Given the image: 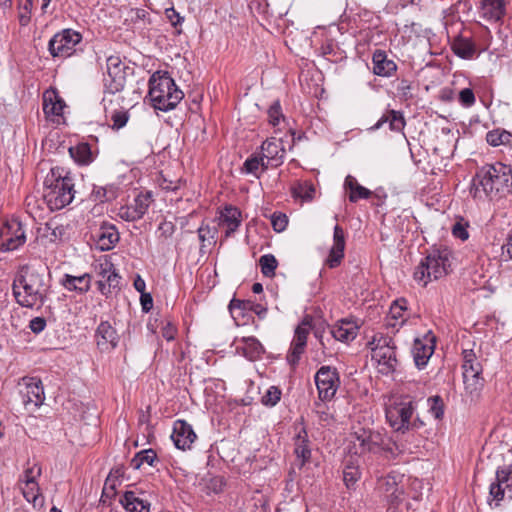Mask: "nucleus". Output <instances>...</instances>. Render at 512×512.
<instances>
[{"label":"nucleus","mask_w":512,"mask_h":512,"mask_svg":"<svg viewBox=\"0 0 512 512\" xmlns=\"http://www.w3.org/2000/svg\"><path fill=\"white\" fill-rule=\"evenodd\" d=\"M473 186L475 187L474 197L478 196L480 187L491 199L505 197L512 192V169L501 162L487 164L476 173Z\"/></svg>","instance_id":"nucleus-1"},{"label":"nucleus","mask_w":512,"mask_h":512,"mask_svg":"<svg viewBox=\"0 0 512 512\" xmlns=\"http://www.w3.org/2000/svg\"><path fill=\"white\" fill-rule=\"evenodd\" d=\"M12 290L17 303L23 307L32 308L43 304L47 292L44 274L24 265L14 278Z\"/></svg>","instance_id":"nucleus-2"},{"label":"nucleus","mask_w":512,"mask_h":512,"mask_svg":"<svg viewBox=\"0 0 512 512\" xmlns=\"http://www.w3.org/2000/svg\"><path fill=\"white\" fill-rule=\"evenodd\" d=\"M148 95L153 107L164 112L174 109L184 97L168 73H155L151 76Z\"/></svg>","instance_id":"nucleus-3"},{"label":"nucleus","mask_w":512,"mask_h":512,"mask_svg":"<svg viewBox=\"0 0 512 512\" xmlns=\"http://www.w3.org/2000/svg\"><path fill=\"white\" fill-rule=\"evenodd\" d=\"M450 267L449 253L434 250L423 258L414 271V279L423 286L430 281L437 280L448 273Z\"/></svg>","instance_id":"nucleus-4"},{"label":"nucleus","mask_w":512,"mask_h":512,"mask_svg":"<svg viewBox=\"0 0 512 512\" xmlns=\"http://www.w3.org/2000/svg\"><path fill=\"white\" fill-rule=\"evenodd\" d=\"M413 413L414 405L412 401L395 399L386 407L387 421L396 432L405 433L410 429H418L424 425V422L418 417L411 421Z\"/></svg>","instance_id":"nucleus-5"},{"label":"nucleus","mask_w":512,"mask_h":512,"mask_svg":"<svg viewBox=\"0 0 512 512\" xmlns=\"http://www.w3.org/2000/svg\"><path fill=\"white\" fill-rule=\"evenodd\" d=\"M74 193L72 177L58 176L46 186L43 199L51 211L60 210L72 202Z\"/></svg>","instance_id":"nucleus-6"},{"label":"nucleus","mask_w":512,"mask_h":512,"mask_svg":"<svg viewBox=\"0 0 512 512\" xmlns=\"http://www.w3.org/2000/svg\"><path fill=\"white\" fill-rule=\"evenodd\" d=\"M369 345L372 350V358L380 366L379 371L382 374L393 373L398 365L394 340L388 335L377 333L373 336Z\"/></svg>","instance_id":"nucleus-7"},{"label":"nucleus","mask_w":512,"mask_h":512,"mask_svg":"<svg viewBox=\"0 0 512 512\" xmlns=\"http://www.w3.org/2000/svg\"><path fill=\"white\" fill-rule=\"evenodd\" d=\"M82 40V35L72 29L56 33L49 41L48 50L53 57L66 58L75 51V46Z\"/></svg>","instance_id":"nucleus-8"},{"label":"nucleus","mask_w":512,"mask_h":512,"mask_svg":"<svg viewBox=\"0 0 512 512\" xmlns=\"http://www.w3.org/2000/svg\"><path fill=\"white\" fill-rule=\"evenodd\" d=\"M26 241L25 230L17 219L0 224V250L13 251Z\"/></svg>","instance_id":"nucleus-9"},{"label":"nucleus","mask_w":512,"mask_h":512,"mask_svg":"<svg viewBox=\"0 0 512 512\" xmlns=\"http://www.w3.org/2000/svg\"><path fill=\"white\" fill-rule=\"evenodd\" d=\"M315 383L319 398L322 401L331 400L340 385L337 369L330 366H322L315 374Z\"/></svg>","instance_id":"nucleus-10"},{"label":"nucleus","mask_w":512,"mask_h":512,"mask_svg":"<svg viewBox=\"0 0 512 512\" xmlns=\"http://www.w3.org/2000/svg\"><path fill=\"white\" fill-rule=\"evenodd\" d=\"M107 77L106 86L111 93H117L124 89L126 83L125 67L119 56H109L106 61Z\"/></svg>","instance_id":"nucleus-11"},{"label":"nucleus","mask_w":512,"mask_h":512,"mask_svg":"<svg viewBox=\"0 0 512 512\" xmlns=\"http://www.w3.org/2000/svg\"><path fill=\"white\" fill-rule=\"evenodd\" d=\"M285 153L283 142L280 139L271 137L262 143L259 154L264 158L266 166L276 168L283 163Z\"/></svg>","instance_id":"nucleus-12"},{"label":"nucleus","mask_w":512,"mask_h":512,"mask_svg":"<svg viewBox=\"0 0 512 512\" xmlns=\"http://www.w3.org/2000/svg\"><path fill=\"white\" fill-rule=\"evenodd\" d=\"M309 334V322L304 320L295 329L294 338L292 340L290 350L287 354V361L290 365L295 366L299 363L307 345V337Z\"/></svg>","instance_id":"nucleus-13"},{"label":"nucleus","mask_w":512,"mask_h":512,"mask_svg":"<svg viewBox=\"0 0 512 512\" xmlns=\"http://www.w3.org/2000/svg\"><path fill=\"white\" fill-rule=\"evenodd\" d=\"M66 104L58 92L50 88L43 93V112L48 120L59 123Z\"/></svg>","instance_id":"nucleus-14"},{"label":"nucleus","mask_w":512,"mask_h":512,"mask_svg":"<svg viewBox=\"0 0 512 512\" xmlns=\"http://www.w3.org/2000/svg\"><path fill=\"white\" fill-rule=\"evenodd\" d=\"M96 247L101 251H109L115 247L120 239L116 227L112 224L103 222L92 235Z\"/></svg>","instance_id":"nucleus-15"},{"label":"nucleus","mask_w":512,"mask_h":512,"mask_svg":"<svg viewBox=\"0 0 512 512\" xmlns=\"http://www.w3.org/2000/svg\"><path fill=\"white\" fill-rule=\"evenodd\" d=\"M171 438L178 449H190L197 438L192 426L185 420H176L173 425Z\"/></svg>","instance_id":"nucleus-16"},{"label":"nucleus","mask_w":512,"mask_h":512,"mask_svg":"<svg viewBox=\"0 0 512 512\" xmlns=\"http://www.w3.org/2000/svg\"><path fill=\"white\" fill-rule=\"evenodd\" d=\"M96 342L102 352L113 350L119 342V335L108 321H102L96 330Z\"/></svg>","instance_id":"nucleus-17"},{"label":"nucleus","mask_w":512,"mask_h":512,"mask_svg":"<svg viewBox=\"0 0 512 512\" xmlns=\"http://www.w3.org/2000/svg\"><path fill=\"white\" fill-rule=\"evenodd\" d=\"M372 71L380 77H391L397 71V64L388 57L384 50L377 49L372 55Z\"/></svg>","instance_id":"nucleus-18"},{"label":"nucleus","mask_w":512,"mask_h":512,"mask_svg":"<svg viewBox=\"0 0 512 512\" xmlns=\"http://www.w3.org/2000/svg\"><path fill=\"white\" fill-rule=\"evenodd\" d=\"M21 395L25 406L32 404L35 407H39L45 399L41 380L29 378L25 382V390L21 391Z\"/></svg>","instance_id":"nucleus-19"},{"label":"nucleus","mask_w":512,"mask_h":512,"mask_svg":"<svg viewBox=\"0 0 512 512\" xmlns=\"http://www.w3.org/2000/svg\"><path fill=\"white\" fill-rule=\"evenodd\" d=\"M464 393L463 400L466 403H476L480 397L484 387V379L481 375H463Z\"/></svg>","instance_id":"nucleus-20"},{"label":"nucleus","mask_w":512,"mask_h":512,"mask_svg":"<svg viewBox=\"0 0 512 512\" xmlns=\"http://www.w3.org/2000/svg\"><path fill=\"white\" fill-rule=\"evenodd\" d=\"M294 453L300 460V467H303L311 458V442L304 426L299 428L294 436Z\"/></svg>","instance_id":"nucleus-21"},{"label":"nucleus","mask_w":512,"mask_h":512,"mask_svg":"<svg viewBox=\"0 0 512 512\" xmlns=\"http://www.w3.org/2000/svg\"><path fill=\"white\" fill-rule=\"evenodd\" d=\"M334 244L330 250L326 264L330 268H336L344 258L345 236L342 227L336 225L333 234Z\"/></svg>","instance_id":"nucleus-22"},{"label":"nucleus","mask_w":512,"mask_h":512,"mask_svg":"<svg viewBox=\"0 0 512 512\" xmlns=\"http://www.w3.org/2000/svg\"><path fill=\"white\" fill-rule=\"evenodd\" d=\"M434 349L435 345L433 338L427 340L426 342L420 339H415L412 353L415 365L418 369H422L427 365L430 357L434 353Z\"/></svg>","instance_id":"nucleus-23"},{"label":"nucleus","mask_w":512,"mask_h":512,"mask_svg":"<svg viewBox=\"0 0 512 512\" xmlns=\"http://www.w3.org/2000/svg\"><path fill=\"white\" fill-rule=\"evenodd\" d=\"M358 329L353 320L341 319L331 328L330 333L336 340L348 342L356 338Z\"/></svg>","instance_id":"nucleus-24"},{"label":"nucleus","mask_w":512,"mask_h":512,"mask_svg":"<svg viewBox=\"0 0 512 512\" xmlns=\"http://www.w3.org/2000/svg\"><path fill=\"white\" fill-rule=\"evenodd\" d=\"M220 225L226 226L225 236L230 237L241 224V211L232 205H226L220 212Z\"/></svg>","instance_id":"nucleus-25"},{"label":"nucleus","mask_w":512,"mask_h":512,"mask_svg":"<svg viewBox=\"0 0 512 512\" xmlns=\"http://www.w3.org/2000/svg\"><path fill=\"white\" fill-rule=\"evenodd\" d=\"M91 280L92 277L88 273L80 276L65 274L61 280V284L65 289L69 291H75L79 294H84L90 290Z\"/></svg>","instance_id":"nucleus-26"},{"label":"nucleus","mask_w":512,"mask_h":512,"mask_svg":"<svg viewBox=\"0 0 512 512\" xmlns=\"http://www.w3.org/2000/svg\"><path fill=\"white\" fill-rule=\"evenodd\" d=\"M385 123H388L390 130L395 132H401L406 124L402 112L391 109L381 116L377 123L371 127V130L380 129Z\"/></svg>","instance_id":"nucleus-27"},{"label":"nucleus","mask_w":512,"mask_h":512,"mask_svg":"<svg viewBox=\"0 0 512 512\" xmlns=\"http://www.w3.org/2000/svg\"><path fill=\"white\" fill-rule=\"evenodd\" d=\"M120 503L126 512H150V502L139 497L134 491H126Z\"/></svg>","instance_id":"nucleus-28"},{"label":"nucleus","mask_w":512,"mask_h":512,"mask_svg":"<svg viewBox=\"0 0 512 512\" xmlns=\"http://www.w3.org/2000/svg\"><path fill=\"white\" fill-rule=\"evenodd\" d=\"M503 0H481V14L485 19L498 21L504 15Z\"/></svg>","instance_id":"nucleus-29"},{"label":"nucleus","mask_w":512,"mask_h":512,"mask_svg":"<svg viewBox=\"0 0 512 512\" xmlns=\"http://www.w3.org/2000/svg\"><path fill=\"white\" fill-rule=\"evenodd\" d=\"M452 50L458 57L462 59H471L476 53L474 42L470 38L458 36L452 43Z\"/></svg>","instance_id":"nucleus-30"},{"label":"nucleus","mask_w":512,"mask_h":512,"mask_svg":"<svg viewBox=\"0 0 512 512\" xmlns=\"http://www.w3.org/2000/svg\"><path fill=\"white\" fill-rule=\"evenodd\" d=\"M24 498L33 505L34 508H42L44 506V496L40 492L37 481H29L22 487Z\"/></svg>","instance_id":"nucleus-31"},{"label":"nucleus","mask_w":512,"mask_h":512,"mask_svg":"<svg viewBox=\"0 0 512 512\" xmlns=\"http://www.w3.org/2000/svg\"><path fill=\"white\" fill-rule=\"evenodd\" d=\"M344 186L346 189L350 190L349 200L353 203L357 202L359 199H368L372 194L369 189L360 185L351 175L345 178Z\"/></svg>","instance_id":"nucleus-32"},{"label":"nucleus","mask_w":512,"mask_h":512,"mask_svg":"<svg viewBox=\"0 0 512 512\" xmlns=\"http://www.w3.org/2000/svg\"><path fill=\"white\" fill-rule=\"evenodd\" d=\"M241 342L243 343V355L251 361L259 359L265 351L263 345L255 337H244Z\"/></svg>","instance_id":"nucleus-33"},{"label":"nucleus","mask_w":512,"mask_h":512,"mask_svg":"<svg viewBox=\"0 0 512 512\" xmlns=\"http://www.w3.org/2000/svg\"><path fill=\"white\" fill-rule=\"evenodd\" d=\"M268 168L269 166H266V162L264 161V158L260 156V154H253L244 162L242 171L247 174H253L259 178L260 174Z\"/></svg>","instance_id":"nucleus-34"},{"label":"nucleus","mask_w":512,"mask_h":512,"mask_svg":"<svg viewBox=\"0 0 512 512\" xmlns=\"http://www.w3.org/2000/svg\"><path fill=\"white\" fill-rule=\"evenodd\" d=\"M463 375H481L482 374V365L477 360L476 354L473 350H464L463 351Z\"/></svg>","instance_id":"nucleus-35"},{"label":"nucleus","mask_w":512,"mask_h":512,"mask_svg":"<svg viewBox=\"0 0 512 512\" xmlns=\"http://www.w3.org/2000/svg\"><path fill=\"white\" fill-rule=\"evenodd\" d=\"M69 154L79 164H88L92 161L91 147L88 143H79L70 147Z\"/></svg>","instance_id":"nucleus-36"},{"label":"nucleus","mask_w":512,"mask_h":512,"mask_svg":"<svg viewBox=\"0 0 512 512\" xmlns=\"http://www.w3.org/2000/svg\"><path fill=\"white\" fill-rule=\"evenodd\" d=\"M155 462H159L156 452L153 449H146L136 453L130 461V466L138 470L144 463H147L149 466H154Z\"/></svg>","instance_id":"nucleus-37"},{"label":"nucleus","mask_w":512,"mask_h":512,"mask_svg":"<svg viewBox=\"0 0 512 512\" xmlns=\"http://www.w3.org/2000/svg\"><path fill=\"white\" fill-rule=\"evenodd\" d=\"M486 141L493 147L511 145L512 134L504 129H494L486 134Z\"/></svg>","instance_id":"nucleus-38"},{"label":"nucleus","mask_w":512,"mask_h":512,"mask_svg":"<svg viewBox=\"0 0 512 512\" xmlns=\"http://www.w3.org/2000/svg\"><path fill=\"white\" fill-rule=\"evenodd\" d=\"M90 197L95 202L104 203L115 199L116 190L114 186L94 185Z\"/></svg>","instance_id":"nucleus-39"},{"label":"nucleus","mask_w":512,"mask_h":512,"mask_svg":"<svg viewBox=\"0 0 512 512\" xmlns=\"http://www.w3.org/2000/svg\"><path fill=\"white\" fill-rule=\"evenodd\" d=\"M315 186L313 183L304 181L296 184L292 188V194L295 198H299L302 201H311L315 195Z\"/></svg>","instance_id":"nucleus-40"},{"label":"nucleus","mask_w":512,"mask_h":512,"mask_svg":"<svg viewBox=\"0 0 512 512\" xmlns=\"http://www.w3.org/2000/svg\"><path fill=\"white\" fill-rule=\"evenodd\" d=\"M120 281L121 276L116 272V269L114 267L113 270L108 275L106 282H104V280H99L97 282L98 289L103 295L107 296L112 292V289L119 288Z\"/></svg>","instance_id":"nucleus-41"},{"label":"nucleus","mask_w":512,"mask_h":512,"mask_svg":"<svg viewBox=\"0 0 512 512\" xmlns=\"http://www.w3.org/2000/svg\"><path fill=\"white\" fill-rule=\"evenodd\" d=\"M152 202V193L146 192L139 194L135 199L133 204L130 206L135 210L136 213L140 214V218H142L147 212L150 204Z\"/></svg>","instance_id":"nucleus-42"},{"label":"nucleus","mask_w":512,"mask_h":512,"mask_svg":"<svg viewBox=\"0 0 512 512\" xmlns=\"http://www.w3.org/2000/svg\"><path fill=\"white\" fill-rule=\"evenodd\" d=\"M259 264L261 267V272L266 277H273L275 275V270L278 266V262L274 255L265 254L260 257Z\"/></svg>","instance_id":"nucleus-43"},{"label":"nucleus","mask_w":512,"mask_h":512,"mask_svg":"<svg viewBox=\"0 0 512 512\" xmlns=\"http://www.w3.org/2000/svg\"><path fill=\"white\" fill-rule=\"evenodd\" d=\"M370 433L371 429L363 427L354 428L353 436L359 442L360 453L371 452Z\"/></svg>","instance_id":"nucleus-44"},{"label":"nucleus","mask_w":512,"mask_h":512,"mask_svg":"<svg viewBox=\"0 0 512 512\" xmlns=\"http://www.w3.org/2000/svg\"><path fill=\"white\" fill-rule=\"evenodd\" d=\"M503 484L507 486L506 481H499L496 478L495 482L491 483L490 485L489 495L492 501H495L496 506H499L500 501H502L504 498L505 488L503 487Z\"/></svg>","instance_id":"nucleus-45"},{"label":"nucleus","mask_w":512,"mask_h":512,"mask_svg":"<svg viewBox=\"0 0 512 512\" xmlns=\"http://www.w3.org/2000/svg\"><path fill=\"white\" fill-rule=\"evenodd\" d=\"M281 394V390L278 387L271 386L262 396L261 402L265 406L273 407L280 401Z\"/></svg>","instance_id":"nucleus-46"},{"label":"nucleus","mask_w":512,"mask_h":512,"mask_svg":"<svg viewBox=\"0 0 512 512\" xmlns=\"http://www.w3.org/2000/svg\"><path fill=\"white\" fill-rule=\"evenodd\" d=\"M176 230V226L171 221H163L159 224L157 229V237L161 242L167 241L171 238Z\"/></svg>","instance_id":"nucleus-47"},{"label":"nucleus","mask_w":512,"mask_h":512,"mask_svg":"<svg viewBox=\"0 0 512 512\" xmlns=\"http://www.w3.org/2000/svg\"><path fill=\"white\" fill-rule=\"evenodd\" d=\"M360 479V472L357 468L347 467L343 471V481L348 489H355V485Z\"/></svg>","instance_id":"nucleus-48"},{"label":"nucleus","mask_w":512,"mask_h":512,"mask_svg":"<svg viewBox=\"0 0 512 512\" xmlns=\"http://www.w3.org/2000/svg\"><path fill=\"white\" fill-rule=\"evenodd\" d=\"M112 120V129L113 130H119L123 128L128 120H129V113L126 110H115L111 115Z\"/></svg>","instance_id":"nucleus-49"},{"label":"nucleus","mask_w":512,"mask_h":512,"mask_svg":"<svg viewBox=\"0 0 512 512\" xmlns=\"http://www.w3.org/2000/svg\"><path fill=\"white\" fill-rule=\"evenodd\" d=\"M268 120L272 126H277L280 123L281 119H284L283 113L281 111L280 102L275 101L268 109Z\"/></svg>","instance_id":"nucleus-50"},{"label":"nucleus","mask_w":512,"mask_h":512,"mask_svg":"<svg viewBox=\"0 0 512 512\" xmlns=\"http://www.w3.org/2000/svg\"><path fill=\"white\" fill-rule=\"evenodd\" d=\"M430 404V412L434 415L435 419H442L444 415V404L440 396H433L428 399Z\"/></svg>","instance_id":"nucleus-51"},{"label":"nucleus","mask_w":512,"mask_h":512,"mask_svg":"<svg viewBox=\"0 0 512 512\" xmlns=\"http://www.w3.org/2000/svg\"><path fill=\"white\" fill-rule=\"evenodd\" d=\"M406 310V300L404 298L395 300L390 307L389 315L392 320L402 318L403 312Z\"/></svg>","instance_id":"nucleus-52"},{"label":"nucleus","mask_w":512,"mask_h":512,"mask_svg":"<svg viewBox=\"0 0 512 512\" xmlns=\"http://www.w3.org/2000/svg\"><path fill=\"white\" fill-rule=\"evenodd\" d=\"M117 215L128 222L137 221L140 218V214L136 213L135 210L130 205L121 206L118 210Z\"/></svg>","instance_id":"nucleus-53"},{"label":"nucleus","mask_w":512,"mask_h":512,"mask_svg":"<svg viewBox=\"0 0 512 512\" xmlns=\"http://www.w3.org/2000/svg\"><path fill=\"white\" fill-rule=\"evenodd\" d=\"M288 224V218L285 214L282 213H274L271 216V225L276 232H282L286 229Z\"/></svg>","instance_id":"nucleus-54"},{"label":"nucleus","mask_w":512,"mask_h":512,"mask_svg":"<svg viewBox=\"0 0 512 512\" xmlns=\"http://www.w3.org/2000/svg\"><path fill=\"white\" fill-rule=\"evenodd\" d=\"M113 268L114 264L109 259L105 258L101 261L96 267L97 275L101 278L100 280H104V282H106V279Z\"/></svg>","instance_id":"nucleus-55"},{"label":"nucleus","mask_w":512,"mask_h":512,"mask_svg":"<svg viewBox=\"0 0 512 512\" xmlns=\"http://www.w3.org/2000/svg\"><path fill=\"white\" fill-rule=\"evenodd\" d=\"M459 102L464 107H471L475 103V95L471 88H464L459 92Z\"/></svg>","instance_id":"nucleus-56"},{"label":"nucleus","mask_w":512,"mask_h":512,"mask_svg":"<svg viewBox=\"0 0 512 512\" xmlns=\"http://www.w3.org/2000/svg\"><path fill=\"white\" fill-rule=\"evenodd\" d=\"M496 474L499 481L507 482V488L512 487V464L498 468Z\"/></svg>","instance_id":"nucleus-57"},{"label":"nucleus","mask_w":512,"mask_h":512,"mask_svg":"<svg viewBox=\"0 0 512 512\" xmlns=\"http://www.w3.org/2000/svg\"><path fill=\"white\" fill-rule=\"evenodd\" d=\"M397 90L402 98L405 100L411 99L413 97L412 94V85L411 82L407 79H401L399 81Z\"/></svg>","instance_id":"nucleus-58"},{"label":"nucleus","mask_w":512,"mask_h":512,"mask_svg":"<svg viewBox=\"0 0 512 512\" xmlns=\"http://www.w3.org/2000/svg\"><path fill=\"white\" fill-rule=\"evenodd\" d=\"M166 18L170 21L173 27L177 28L181 25L184 18L172 7L165 10Z\"/></svg>","instance_id":"nucleus-59"},{"label":"nucleus","mask_w":512,"mask_h":512,"mask_svg":"<svg viewBox=\"0 0 512 512\" xmlns=\"http://www.w3.org/2000/svg\"><path fill=\"white\" fill-rule=\"evenodd\" d=\"M41 467L35 464L33 467L27 468L24 471V483H29V481H36V478L41 475Z\"/></svg>","instance_id":"nucleus-60"},{"label":"nucleus","mask_w":512,"mask_h":512,"mask_svg":"<svg viewBox=\"0 0 512 512\" xmlns=\"http://www.w3.org/2000/svg\"><path fill=\"white\" fill-rule=\"evenodd\" d=\"M452 234H453V236L461 239L462 241L467 240L469 237V233H468L466 227L459 222H457L453 225Z\"/></svg>","instance_id":"nucleus-61"},{"label":"nucleus","mask_w":512,"mask_h":512,"mask_svg":"<svg viewBox=\"0 0 512 512\" xmlns=\"http://www.w3.org/2000/svg\"><path fill=\"white\" fill-rule=\"evenodd\" d=\"M119 481L115 480L112 477H108L105 480L103 493L107 496H113L116 494V487Z\"/></svg>","instance_id":"nucleus-62"},{"label":"nucleus","mask_w":512,"mask_h":512,"mask_svg":"<svg viewBox=\"0 0 512 512\" xmlns=\"http://www.w3.org/2000/svg\"><path fill=\"white\" fill-rule=\"evenodd\" d=\"M369 441L371 452H375L377 448H380L383 445V436L379 432L371 430Z\"/></svg>","instance_id":"nucleus-63"},{"label":"nucleus","mask_w":512,"mask_h":512,"mask_svg":"<svg viewBox=\"0 0 512 512\" xmlns=\"http://www.w3.org/2000/svg\"><path fill=\"white\" fill-rule=\"evenodd\" d=\"M224 484L225 483L222 477H213L210 479L207 487L210 491L219 493L222 491Z\"/></svg>","instance_id":"nucleus-64"}]
</instances>
